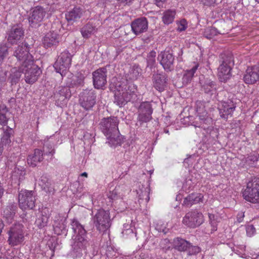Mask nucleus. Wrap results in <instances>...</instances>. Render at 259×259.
Instances as JSON below:
<instances>
[{"label":"nucleus","mask_w":259,"mask_h":259,"mask_svg":"<svg viewBox=\"0 0 259 259\" xmlns=\"http://www.w3.org/2000/svg\"><path fill=\"white\" fill-rule=\"evenodd\" d=\"M72 56L68 51L61 53L54 65L57 72L59 73L63 77L67 73L71 62Z\"/></svg>","instance_id":"8"},{"label":"nucleus","mask_w":259,"mask_h":259,"mask_svg":"<svg viewBox=\"0 0 259 259\" xmlns=\"http://www.w3.org/2000/svg\"><path fill=\"white\" fill-rule=\"evenodd\" d=\"M118 123L119 120L115 116L103 118L100 122V128L108 140L107 143L110 146L120 145L123 141L118 130Z\"/></svg>","instance_id":"1"},{"label":"nucleus","mask_w":259,"mask_h":259,"mask_svg":"<svg viewBox=\"0 0 259 259\" xmlns=\"http://www.w3.org/2000/svg\"><path fill=\"white\" fill-rule=\"evenodd\" d=\"M246 232L247 236L250 237L255 234L256 230L253 225L249 224L246 226Z\"/></svg>","instance_id":"49"},{"label":"nucleus","mask_w":259,"mask_h":259,"mask_svg":"<svg viewBox=\"0 0 259 259\" xmlns=\"http://www.w3.org/2000/svg\"><path fill=\"white\" fill-rule=\"evenodd\" d=\"M14 56L21 64H27L33 62V57L29 53V45L25 42L18 46L14 52Z\"/></svg>","instance_id":"10"},{"label":"nucleus","mask_w":259,"mask_h":259,"mask_svg":"<svg viewBox=\"0 0 259 259\" xmlns=\"http://www.w3.org/2000/svg\"><path fill=\"white\" fill-rule=\"evenodd\" d=\"M25 171L23 168L15 167L12 171L11 179L14 183L20 184V183L24 179Z\"/></svg>","instance_id":"28"},{"label":"nucleus","mask_w":259,"mask_h":259,"mask_svg":"<svg viewBox=\"0 0 259 259\" xmlns=\"http://www.w3.org/2000/svg\"><path fill=\"white\" fill-rule=\"evenodd\" d=\"M83 13V10L80 7H75L65 14L67 21L73 23L80 19Z\"/></svg>","instance_id":"24"},{"label":"nucleus","mask_w":259,"mask_h":259,"mask_svg":"<svg viewBox=\"0 0 259 259\" xmlns=\"http://www.w3.org/2000/svg\"><path fill=\"white\" fill-rule=\"evenodd\" d=\"M167 0H153L154 3L158 7H162Z\"/></svg>","instance_id":"55"},{"label":"nucleus","mask_w":259,"mask_h":259,"mask_svg":"<svg viewBox=\"0 0 259 259\" xmlns=\"http://www.w3.org/2000/svg\"><path fill=\"white\" fill-rule=\"evenodd\" d=\"M165 75L163 74L157 73L154 74L152 77L153 87L158 91H162L165 86Z\"/></svg>","instance_id":"25"},{"label":"nucleus","mask_w":259,"mask_h":259,"mask_svg":"<svg viewBox=\"0 0 259 259\" xmlns=\"http://www.w3.org/2000/svg\"><path fill=\"white\" fill-rule=\"evenodd\" d=\"M126 231H128V232H133V231H132V230H131V229L127 230H126Z\"/></svg>","instance_id":"62"},{"label":"nucleus","mask_w":259,"mask_h":259,"mask_svg":"<svg viewBox=\"0 0 259 259\" xmlns=\"http://www.w3.org/2000/svg\"><path fill=\"white\" fill-rule=\"evenodd\" d=\"M140 68L138 67H132L128 74V78L132 80L137 79L140 75Z\"/></svg>","instance_id":"38"},{"label":"nucleus","mask_w":259,"mask_h":259,"mask_svg":"<svg viewBox=\"0 0 259 259\" xmlns=\"http://www.w3.org/2000/svg\"><path fill=\"white\" fill-rule=\"evenodd\" d=\"M176 12L175 10H167L164 11L162 17V20L164 24L168 25L174 21Z\"/></svg>","instance_id":"34"},{"label":"nucleus","mask_w":259,"mask_h":259,"mask_svg":"<svg viewBox=\"0 0 259 259\" xmlns=\"http://www.w3.org/2000/svg\"><path fill=\"white\" fill-rule=\"evenodd\" d=\"M81 176L88 177V174L86 172H84L81 174Z\"/></svg>","instance_id":"59"},{"label":"nucleus","mask_w":259,"mask_h":259,"mask_svg":"<svg viewBox=\"0 0 259 259\" xmlns=\"http://www.w3.org/2000/svg\"><path fill=\"white\" fill-rule=\"evenodd\" d=\"M208 217L209 219L210 224H211V227H212L211 231H216L217 230V223H218L217 219L218 218V216H217L213 214L208 213Z\"/></svg>","instance_id":"46"},{"label":"nucleus","mask_w":259,"mask_h":259,"mask_svg":"<svg viewBox=\"0 0 259 259\" xmlns=\"http://www.w3.org/2000/svg\"><path fill=\"white\" fill-rule=\"evenodd\" d=\"M158 60L165 70L170 71L173 69L175 57L171 49L161 51L158 55Z\"/></svg>","instance_id":"15"},{"label":"nucleus","mask_w":259,"mask_h":259,"mask_svg":"<svg viewBox=\"0 0 259 259\" xmlns=\"http://www.w3.org/2000/svg\"><path fill=\"white\" fill-rule=\"evenodd\" d=\"M258 160V157L254 154H250L245 159L246 166H252L255 162Z\"/></svg>","instance_id":"45"},{"label":"nucleus","mask_w":259,"mask_h":259,"mask_svg":"<svg viewBox=\"0 0 259 259\" xmlns=\"http://www.w3.org/2000/svg\"><path fill=\"white\" fill-rule=\"evenodd\" d=\"M8 55V47L6 44L0 45V61H2Z\"/></svg>","instance_id":"47"},{"label":"nucleus","mask_w":259,"mask_h":259,"mask_svg":"<svg viewBox=\"0 0 259 259\" xmlns=\"http://www.w3.org/2000/svg\"><path fill=\"white\" fill-rule=\"evenodd\" d=\"M256 131L258 135H259V124L256 126Z\"/></svg>","instance_id":"60"},{"label":"nucleus","mask_w":259,"mask_h":259,"mask_svg":"<svg viewBox=\"0 0 259 259\" xmlns=\"http://www.w3.org/2000/svg\"><path fill=\"white\" fill-rule=\"evenodd\" d=\"M218 34V31L214 27H208L204 29L203 35L207 39H211Z\"/></svg>","instance_id":"39"},{"label":"nucleus","mask_w":259,"mask_h":259,"mask_svg":"<svg viewBox=\"0 0 259 259\" xmlns=\"http://www.w3.org/2000/svg\"><path fill=\"white\" fill-rule=\"evenodd\" d=\"M72 229L77 234L72 238V252L76 256H81L82 251L85 250L88 245L86 239L87 232L83 227L76 220L71 222Z\"/></svg>","instance_id":"3"},{"label":"nucleus","mask_w":259,"mask_h":259,"mask_svg":"<svg viewBox=\"0 0 259 259\" xmlns=\"http://www.w3.org/2000/svg\"><path fill=\"white\" fill-rule=\"evenodd\" d=\"M243 196L246 200L250 202H259V179L254 178L248 182Z\"/></svg>","instance_id":"7"},{"label":"nucleus","mask_w":259,"mask_h":259,"mask_svg":"<svg viewBox=\"0 0 259 259\" xmlns=\"http://www.w3.org/2000/svg\"><path fill=\"white\" fill-rule=\"evenodd\" d=\"M20 70L24 74L26 82L29 84L34 83L42 73L40 68L34 64V61L26 65L21 64Z\"/></svg>","instance_id":"6"},{"label":"nucleus","mask_w":259,"mask_h":259,"mask_svg":"<svg viewBox=\"0 0 259 259\" xmlns=\"http://www.w3.org/2000/svg\"><path fill=\"white\" fill-rule=\"evenodd\" d=\"M4 225L3 222L2 220H0V234L2 233V230L4 227Z\"/></svg>","instance_id":"58"},{"label":"nucleus","mask_w":259,"mask_h":259,"mask_svg":"<svg viewBox=\"0 0 259 259\" xmlns=\"http://www.w3.org/2000/svg\"><path fill=\"white\" fill-rule=\"evenodd\" d=\"M144 189H140L138 191L137 194L140 199H145L146 202L149 200V189L148 188H143Z\"/></svg>","instance_id":"44"},{"label":"nucleus","mask_w":259,"mask_h":259,"mask_svg":"<svg viewBox=\"0 0 259 259\" xmlns=\"http://www.w3.org/2000/svg\"><path fill=\"white\" fill-rule=\"evenodd\" d=\"M84 78L82 76H75L72 78L70 83V87H77L82 86L83 84Z\"/></svg>","instance_id":"42"},{"label":"nucleus","mask_w":259,"mask_h":259,"mask_svg":"<svg viewBox=\"0 0 259 259\" xmlns=\"http://www.w3.org/2000/svg\"><path fill=\"white\" fill-rule=\"evenodd\" d=\"M109 197L111 198V199H113L114 197H115V196H114L113 197H112V196L109 195Z\"/></svg>","instance_id":"61"},{"label":"nucleus","mask_w":259,"mask_h":259,"mask_svg":"<svg viewBox=\"0 0 259 259\" xmlns=\"http://www.w3.org/2000/svg\"><path fill=\"white\" fill-rule=\"evenodd\" d=\"M96 95L95 91L84 90L80 95L79 104L86 110L92 109L96 102Z\"/></svg>","instance_id":"14"},{"label":"nucleus","mask_w":259,"mask_h":259,"mask_svg":"<svg viewBox=\"0 0 259 259\" xmlns=\"http://www.w3.org/2000/svg\"><path fill=\"white\" fill-rule=\"evenodd\" d=\"M202 89L206 93H208L215 90V84L213 81L206 80L202 85Z\"/></svg>","instance_id":"40"},{"label":"nucleus","mask_w":259,"mask_h":259,"mask_svg":"<svg viewBox=\"0 0 259 259\" xmlns=\"http://www.w3.org/2000/svg\"><path fill=\"white\" fill-rule=\"evenodd\" d=\"M195 127H200L201 126V125H194Z\"/></svg>","instance_id":"63"},{"label":"nucleus","mask_w":259,"mask_h":259,"mask_svg":"<svg viewBox=\"0 0 259 259\" xmlns=\"http://www.w3.org/2000/svg\"><path fill=\"white\" fill-rule=\"evenodd\" d=\"M234 65L233 55L231 53L221 55L218 75L221 81L226 82L231 76V71Z\"/></svg>","instance_id":"4"},{"label":"nucleus","mask_w":259,"mask_h":259,"mask_svg":"<svg viewBox=\"0 0 259 259\" xmlns=\"http://www.w3.org/2000/svg\"><path fill=\"white\" fill-rule=\"evenodd\" d=\"M203 222L204 218L202 213L197 210L188 212L183 219V223L192 228L199 226Z\"/></svg>","instance_id":"11"},{"label":"nucleus","mask_w":259,"mask_h":259,"mask_svg":"<svg viewBox=\"0 0 259 259\" xmlns=\"http://www.w3.org/2000/svg\"><path fill=\"white\" fill-rule=\"evenodd\" d=\"M44 159L43 152L38 149H35L32 155H29L27 158L28 164L32 167L36 166L38 163Z\"/></svg>","instance_id":"26"},{"label":"nucleus","mask_w":259,"mask_h":259,"mask_svg":"<svg viewBox=\"0 0 259 259\" xmlns=\"http://www.w3.org/2000/svg\"><path fill=\"white\" fill-rule=\"evenodd\" d=\"M81 33L84 38H89L96 31L95 26L88 23L81 29Z\"/></svg>","instance_id":"35"},{"label":"nucleus","mask_w":259,"mask_h":259,"mask_svg":"<svg viewBox=\"0 0 259 259\" xmlns=\"http://www.w3.org/2000/svg\"><path fill=\"white\" fill-rule=\"evenodd\" d=\"M236 108V103L233 100L228 99L223 101L219 108L220 116L222 118L227 119L229 116H232Z\"/></svg>","instance_id":"20"},{"label":"nucleus","mask_w":259,"mask_h":259,"mask_svg":"<svg viewBox=\"0 0 259 259\" xmlns=\"http://www.w3.org/2000/svg\"><path fill=\"white\" fill-rule=\"evenodd\" d=\"M199 67L198 64H196L190 70H187L184 74L183 80V82L188 83L190 82L194 76V73Z\"/></svg>","instance_id":"36"},{"label":"nucleus","mask_w":259,"mask_h":259,"mask_svg":"<svg viewBox=\"0 0 259 259\" xmlns=\"http://www.w3.org/2000/svg\"><path fill=\"white\" fill-rule=\"evenodd\" d=\"M50 215L48 209H44L41 215L35 221L36 226L39 229H42L47 226Z\"/></svg>","instance_id":"29"},{"label":"nucleus","mask_w":259,"mask_h":259,"mask_svg":"<svg viewBox=\"0 0 259 259\" xmlns=\"http://www.w3.org/2000/svg\"><path fill=\"white\" fill-rule=\"evenodd\" d=\"M39 185L47 192L51 193L54 191V188L52 187L51 181L46 177L42 176L41 177Z\"/></svg>","instance_id":"37"},{"label":"nucleus","mask_w":259,"mask_h":259,"mask_svg":"<svg viewBox=\"0 0 259 259\" xmlns=\"http://www.w3.org/2000/svg\"><path fill=\"white\" fill-rule=\"evenodd\" d=\"M46 147L47 149V151H46V153H45V155H48V156H51L52 157H53L54 154L55 153V150L53 146L51 144H49L46 146Z\"/></svg>","instance_id":"51"},{"label":"nucleus","mask_w":259,"mask_h":259,"mask_svg":"<svg viewBox=\"0 0 259 259\" xmlns=\"http://www.w3.org/2000/svg\"><path fill=\"white\" fill-rule=\"evenodd\" d=\"M137 86L126 80L117 82L114 88V103L121 107L137 97Z\"/></svg>","instance_id":"2"},{"label":"nucleus","mask_w":259,"mask_h":259,"mask_svg":"<svg viewBox=\"0 0 259 259\" xmlns=\"http://www.w3.org/2000/svg\"><path fill=\"white\" fill-rule=\"evenodd\" d=\"M138 120L142 122H147L152 119L153 110L151 104L149 102H143L138 109Z\"/></svg>","instance_id":"17"},{"label":"nucleus","mask_w":259,"mask_h":259,"mask_svg":"<svg viewBox=\"0 0 259 259\" xmlns=\"http://www.w3.org/2000/svg\"><path fill=\"white\" fill-rule=\"evenodd\" d=\"M222 0H201V3L203 5L210 6L214 4H218L220 3Z\"/></svg>","instance_id":"52"},{"label":"nucleus","mask_w":259,"mask_h":259,"mask_svg":"<svg viewBox=\"0 0 259 259\" xmlns=\"http://www.w3.org/2000/svg\"><path fill=\"white\" fill-rule=\"evenodd\" d=\"M71 96V93L70 87H62L58 93L55 95L56 103L58 105L65 103L66 100L69 99Z\"/></svg>","instance_id":"23"},{"label":"nucleus","mask_w":259,"mask_h":259,"mask_svg":"<svg viewBox=\"0 0 259 259\" xmlns=\"http://www.w3.org/2000/svg\"><path fill=\"white\" fill-rule=\"evenodd\" d=\"M18 200L22 209H32L35 206V198L32 191L21 190L18 195Z\"/></svg>","instance_id":"12"},{"label":"nucleus","mask_w":259,"mask_h":259,"mask_svg":"<svg viewBox=\"0 0 259 259\" xmlns=\"http://www.w3.org/2000/svg\"><path fill=\"white\" fill-rule=\"evenodd\" d=\"M54 231L57 235L65 234L67 233L66 226L64 223L59 224L54 227Z\"/></svg>","instance_id":"43"},{"label":"nucleus","mask_w":259,"mask_h":259,"mask_svg":"<svg viewBox=\"0 0 259 259\" xmlns=\"http://www.w3.org/2000/svg\"><path fill=\"white\" fill-rule=\"evenodd\" d=\"M8 208L6 209L4 211V214L6 216V218H9V223H12V218H13L14 213L13 212H10V214L8 213L9 212Z\"/></svg>","instance_id":"54"},{"label":"nucleus","mask_w":259,"mask_h":259,"mask_svg":"<svg viewBox=\"0 0 259 259\" xmlns=\"http://www.w3.org/2000/svg\"><path fill=\"white\" fill-rule=\"evenodd\" d=\"M10 114L6 105H0V124L6 125L7 124Z\"/></svg>","instance_id":"33"},{"label":"nucleus","mask_w":259,"mask_h":259,"mask_svg":"<svg viewBox=\"0 0 259 259\" xmlns=\"http://www.w3.org/2000/svg\"><path fill=\"white\" fill-rule=\"evenodd\" d=\"M220 93H221V94H225V93H226V92H225V91H223L222 92H221Z\"/></svg>","instance_id":"64"},{"label":"nucleus","mask_w":259,"mask_h":259,"mask_svg":"<svg viewBox=\"0 0 259 259\" xmlns=\"http://www.w3.org/2000/svg\"><path fill=\"white\" fill-rule=\"evenodd\" d=\"M203 195L201 193H192L186 197L183 201V204L187 206H191L194 204L202 202Z\"/></svg>","instance_id":"27"},{"label":"nucleus","mask_w":259,"mask_h":259,"mask_svg":"<svg viewBox=\"0 0 259 259\" xmlns=\"http://www.w3.org/2000/svg\"><path fill=\"white\" fill-rule=\"evenodd\" d=\"M24 36V30L20 25H13L7 32V40L12 44L21 41Z\"/></svg>","instance_id":"16"},{"label":"nucleus","mask_w":259,"mask_h":259,"mask_svg":"<svg viewBox=\"0 0 259 259\" xmlns=\"http://www.w3.org/2000/svg\"><path fill=\"white\" fill-rule=\"evenodd\" d=\"M187 28L186 22L185 20H183L180 22V24L178 26V30L179 31H184Z\"/></svg>","instance_id":"53"},{"label":"nucleus","mask_w":259,"mask_h":259,"mask_svg":"<svg viewBox=\"0 0 259 259\" xmlns=\"http://www.w3.org/2000/svg\"><path fill=\"white\" fill-rule=\"evenodd\" d=\"M22 73L23 72L20 70V65H19L18 69L14 67L11 69L9 79L12 84H16L19 81Z\"/></svg>","instance_id":"31"},{"label":"nucleus","mask_w":259,"mask_h":259,"mask_svg":"<svg viewBox=\"0 0 259 259\" xmlns=\"http://www.w3.org/2000/svg\"><path fill=\"white\" fill-rule=\"evenodd\" d=\"M156 52L154 51H151L147 56V61L148 65L152 66L155 62Z\"/></svg>","instance_id":"48"},{"label":"nucleus","mask_w":259,"mask_h":259,"mask_svg":"<svg viewBox=\"0 0 259 259\" xmlns=\"http://www.w3.org/2000/svg\"><path fill=\"white\" fill-rule=\"evenodd\" d=\"M187 251L189 255H192L199 252L200 248L197 246L191 245L189 243V246Z\"/></svg>","instance_id":"50"},{"label":"nucleus","mask_w":259,"mask_h":259,"mask_svg":"<svg viewBox=\"0 0 259 259\" xmlns=\"http://www.w3.org/2000/svg\"><path fill=\"white\" fill-rule=\"evenodd\" d=\"M148 27V21L145 17L136 19L131 23L132 30L136 35L147 31Z\"/></svg>","instance_id":"21"},{"label":"nucleus","mask_w":259,"mask_h":259,"mask_svg":"<svg viewBox=\"0 0 259 259\" xmlns=\"http://www.w3.org/2000/svg\"><path fill=\"white\" fill-rule=\"evenodd\" d=\"M247 84H254L259 81V63L247 67L243 77Z\"/></svg>","instance_id":"19"},{"label":"nucleus","mask_w":259,"mask_h":259,"mask_svg":"<svg viewBox=\"0 0 259 259\" xmlns=\"http://www.w3.org/2000/svg\"><path fill=\"white\" fill-rule=\"evenodd\" d=\"M46 14V10L41 6H36L32 8L28 18L30 26L34 28L38 27L44 20Z\"/></svg>","instance_id":"13"},{"label":"nucleus","mask_w":259,"mask_h":259,"mask_svg":"<svg viewBox=\"0 0 259 259\" xmlns=\"http://www.w3.org/2000/svg\"><path fill=\"white\" fill-rule=\"evenodd\" d=\"M196 111L198 114L199 119L202 122L205 123V121L207 119V113L206 110L204 109V107H202L201 108L200 107H197L196 108Z\"/></svg>","instance_id":"41"},{"label":"nucleus","mask_w":259,"mask_h":259,"mask_svg":"<svg viewBox=\"0 0 259 259\" xmlns=\"http://www.w3.org/2000/svg\"><path fill=\"white\" fill-rule=\"evenodd\" d=\"M244 217V213L242 212L239 213L238 214L237 217V221L238 223H241L243 221V218Z\"/></svg>","instance_id":"56"},{"label":"nucleus","mask_w":259,"mask_h":259,"mask_svg":"<svg viewBox=\"0 0 259 259\" xmlns=\"http://www.w3.org/2000/svg\"><path fill=\"white\" fill-rule=\"evenodd\" d=\"M23 226L19 223L13 225L8 232V241L11 246H16L21 243L24 239Z\"/></svg>","instance_id":"9"},{"label":"nucleus","mask_w":259,"mask_h":259,"mask_svg":"<svg viewBox=\"0 0 259 259\" xmlns=\"http://www.w3.org/2000/svg\"><path fill=\"white\" fill-rule=\"evenodd\" d=\"M93 224L100 232L106 231L111 225L110 213L108 210L100 209L92 218Z\"/></svg>","instance_id":"5"},{"label":"nucleus","mask_w":259,"mask_h":259,"mask_svg":"<svg viewBox=\"0 0 259 259\" xmlns=\"http://www.w3.org/2000/svg\"><path fill=\"white\" fill-rule=\"evenodd\" d=\"M117 1H118V2H119L120 3L127 4V3L131 2L133 0H117Z\"/></svg>","instance_id":"57"},{"label":"nucleus","mask_w":259,"mask_h":259,"mask_svg":"<svg viewBox=\"0 0 259 259\" xmlns=\"http://www.w3.org/2000/svg\"><path fill=\"white\" fill-rule=\"evenodd\" d=\"M14 131L12 128L7 126L4 129V133L1 138V143L4 146L10 145L11 143V138L13 136Z\"/></svg>","instance_id":"32"},{"label":"nucleus","mask_w":259,"mask_h":259,"mask_svg":"<svg viewBox=\"0 0 259 259\" xmlns=\"http://www.w3.org/2000/svg\"><path fill=\"white\" fill-rule=\"evenodd\" d=\"M59 41V35L54 31H50L44 36L42 44L45 48H48L57 46Z\"/></svg>","instance_id":"22"},{"label":"nucleus","mask_w":259,"mask_h":259,"mask_svg":"<svg viewBox=\"0 0 259 259\" xmlns=\"http://www.w3.org/2000/svg\"><path fill=\"white\" fill-rule=\"evenodd\" d=\"M173 246L179 251H185L189 246V242L183 239L177 238L174 240Z\"/></svg>","instance_id":"30"},{"label":"nucleus","mask_w":259,"mask_h":259,"mask_svg":"<svg viewBox=\"0 0 259 259\" xmlns=\"http://www.w3.org/2000/svg\"><path fill=\"white\" fill-rule=\"evenodd\" d=\"M107 69L100 68L93 72V84L97 89H102L107 82Z\"/></svg>","instance_id":"18"}]
</instances>
